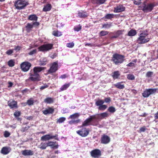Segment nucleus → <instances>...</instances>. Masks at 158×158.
<instances>
[{
	"mask_svg": "<svg viewBox=\"0 0 158 158\" xmlns=\"http://www.w3.org/2000/svg\"><path fill=\"white\" fill-rule=\"evenodd\" d=\"M136 42L139 44H144L149 42L150 39L148 34L147 31H144L139 34Z\"/></svg>",
	"mask_w": 158,
	"mask_h": 158,
	"instance_id": "1",
	"label": "nucleus"
},
{
	"mask_svg": "<svg viewBox=\"0 0 158 158\" xmlns=\"http://www.w3.org/2000/svg\"><path fill=\"white\" fill-rule=\"evenodd\" d=\"M124 58V56L115 53L113 55L112 60L115 64L118 65L123 63Z\"/></svg>",
	"mask_w": 158,
	"mask_h": 158,
	"instance_id": "2",
	"label": "nucleus"
},
{
	"mask_svg": "<svg viewBox=\"0 0 158 158\" xmlns=\"http://www.w3.org/2000/svg\"><path fill=\"white\" fill-rule=\"evenodd\" d=\"M156 5L154 3H147L145 1L143 4L142 10L145 13H148L151 12L153 9Z\"/></svg>",
	"mask_w": 158,
	"mask_h": 158,
	"instance_id": "3",
	"label": "nucleus"
},
{
	"mask_svg": "<svg viewBox=\"0 0 158 158\" xmlns=\"http://www.w3.org/2000/svg\"><path fill=\"white\" fill-rule=\"evenodd\" d=\"M28 4V2L25 0H18L15 3L16 8L19 10L23 9Z\"/></svg>",
	"mask_w": 158,
	"mask_h": 158,
	"instance_id": "4",
	"label": "nucleus"
},
{
	"mask_svg": "<svg viewBox=\"0 0 158 158\" xmlns=\"http://www.w3.org/2000/svg\"><path fill=\"white\" fill-rule=\"evenodd\" d=\"M53 44H43L38 48L39 51L42 52L48 51L52 49Z\"/></svg>",
	"mask_w": 158,
	"mask_h": 158,
	"instance_id": "5",
	"label": "nucleus"
},
{
	"mask_svg": "<svg viewBox=\"0 0 158 158\" xmlns=\"http://www.w3.org/2000/svg\"><path fill=\"white\" fill-rule=\"evenodd\" d=\"M157 90L156 89H146L142 93V95L144 98H148L150 95L155 94Z\"/></svg>",
	"mask_w": 158,
	"mask_h": 158,
	"instance_id": "6",
	"label": "nucleus"
},
{
	"mask_svg": "<svg viewBox=\"0 0 158 158\" xmlns=\"http://www.w3.org/2000/svg\"><path fill=\"white\" fill-rule=\"evenodd\" d=\"M97 115L90 116L83 122L82 126H88L89 125V124L91 122L94 120H97Z\"/></svg>",
	"mask_w": 158,
	"mask_h": 158,
	"instance_id": "7",
	"label": "nucleus"
},
{
	"mask_svg": "<svg viewBox=\"0 0 158 158\" xmlns=\"http://www.w3.org/2000/svg\"><path fill=\"white\" fill-rule=\"evenodd\" d=\"M89 130L85 128H82L76 131L77 134L82 137L86 136L89 134Z\"/></svg>",
	"mask_w": 158,
	"mask_h": 158,
	"instance_id": "8",
	"label": "nucleus"
},
{
	"mask_svg": "<svg viewBox=\"0 0 158 158\" xmlns=\"http://www.w3.org/2000/svg\"><path fill=\"white\" fill-rule=\"evenodd\" d=\"M31 66V64L27 61L23 62L20 64L21 68L22 71L24 72L28 71Z\"/></svg>",
	"mask_w": 158,
	"mask_h": 158,
	"instance_id": "9",
	"label": "nucleus"
},
{
	"mask_svg": "<svg viewBox=\"0 0 158 158\" xmlns=\"http://www.w3.org/2000/svg\"><path fill=\"white\" fill-rule=\"evenodd\" d=\"M30 77L29 79L33 81H40V76L38 73H35L31 71L29 73Z\"/></svg>",
	"mask_w": 158,
	"mask_h": 158,
	"instance_id": "10",
	"label": "nucleus"
},
{
	"mask_svg": "<svg viewBox=\"0 0 158 158\" xmlns=\"http://www.w3.org/2000/svg\"><path fill=\"white\" fill-rule=\"evenodd\" d=\"M58 64L57 62H55L52 63L50 69L48 70V73L50 74L55 72L58 70Z\"/></svg>",
	"mask_w": 158,
	"mask_h": 158,
	"instance_id": "11",
	"label": "nucleus"
},
{
	"mask_svg": "<svg viewBox=\"0 0 158 158\" xmlns=\"http://www.w3.org/2000/svg\"><path fill=\"white\" fill-rule=\"evenodd\" d=\"M91 156L95 158H98L101 155V151L98 149H96L90 152Z\"/></svg>",
	"mask_w": 158,
	"mask_h": 158,
	"instance_id": "12",
	"label": "nucleus"
},
{
	"mask_svg": "<svg viewBox=\"0 0 158 158\" xmlns=\"http://www.w3.org/2000/svg\"><path fill=\"white\" fill-rule=\"evenodd\" d=\"M110 141V138L107 135H103L101 138V143L102 144H106L109 143Z\"/></svg>",
	"mask_w": 158,
	"mask_h": 158,
	"instance_id": "13",
	"label": "nucleus"
},
{
	"mask_svg": "<svg viewBox=\"0 0 158 158\" xmlns=\"http://www.w3.org/2000/svg\"><path fill=\"white\" fill-rule=\"evenodd\" d=\"M125 8L122 5H120L114 8V12L115 13H119L125 10Z\"/></svg>",
	"mask_w": 158,
	"mask_h": 158,
	"instance_id": "14",
	"label": "nucleus"
},
{
	"mask_svg": "<svg viewBox=\"0 0 158 158\" xmlns=\"http://www.w3.org/2000/svg\"><path fill=\"white\" fill-rule=\"evenodd\" d=\"M55 136H52L48 134L41 137V140L42 141H46L55 138Z\"/></svg>",
	"mask_w": 158,
	"mask_h": 158,
	"instance_id": "15",
	"label": "nucleus"
},
{
	"mask_svg": "<svg viewBox=\"0 0 158 158\" xmlns=\"http://www.w3.org/2000/svg\"><path fill=\"white\" fill-rule=\"evenodd\" d=\"M54 111V109L52 107H48L45 110H43L42 112L44 115L48 114H52Z\"/></svg>",
	"mask_w": 158,
	"mask_h": 158,
	"instance_id": "16",
	"label": "nucleus"
},
{
	"mask_svg": "<svg viewBox=\"0 0 158 158\" xmlns=\"http://www.w3.org/2000/svg\"><path fill=\"white\" fill-rule=\"evenodd\" d=\"M98 118L97 119L100 118L101 119H103L106 117H107L108 116V114L107 112H105L100 114H96Z\"/></svg>",
	"mask_w": 158,
	"mask_h": 158,
	"instance_id": "17",
	"label": "nucleus"
},
{
	"mask_svg": "<svg viewBox=\"0 0 158 158\" xmlns=\"http://www.w3.org/2000/svg\"><path fill=\"white\" fill-rule=\"evenodd\" d=\"M106 0H91L92 3L94 4L99 6L104 4Z\"/></svg>",
	"mask_w": 158,
	"mask_h": 158,
	"instance_id": "18",
	"label": "nucleus"
},
{
	"mask_svg": "<svg viewBox=\"0 0 158 158\" xmlns=\"http://www.w3.org/2000/svg\"><path fill=\"white\" fill-rule=\"evenodd\" d=\"M77 15L80 18H85L88 16V14L86 12L81 10L78 12Z\"/></svg>",
	"mask_w": 158,
	"mask_h": 158,
	"instance_id": "19",
	"label": "nucleus"
},
{
	"mask_svg": "<svg viewBox=\"0 0 158 158\" xmlns=\"http://www.w3.org/2000/svg\"><path fill=\"white\" fill-rule=\"evenodd\" d=\"M56 142H54L52 141H48L47 143L48 147H51L52 148L56 149L58 148V145H56Z\"/></svg>",
	"mask_w": 158,
	"mask_h": 158,
	"instance_id": "20",
	"label": "nucleus"
},
{
	"mask_svg": "<svg viewBox=\"0 0 158 158\" xmlns=\"http://www.w3.org/2000/svg\"><path fill=\"white\" fill-rule=\"evenodd\" d=\"M22 154L25 156H31L34 154V152L31 150L26 149L22 152Z\"/></svg>",
	"mask_w": 158,
	"mask_h": 158,
	"instance_id": "21",
	"label": "nucleus"
},
{
	"mask_svg": "<svg viewBox=\"0 0 158 158\" xmlns=\"http://www.w3.org/2000/svg\"><path fill=\"white\" fill-rule=\"evenodd\" d=\"M120 75V74L119 71H114L113 73L112 76L114 80H115L116 79H118L119 78Z\"/></svg>",
	"mask_w": 158,
	"mask_h": 158,
	"instance_id": "22",
	"label": "nucleus"
},
{
	"mask_svg": "<svg viewBox=\"0 0 158 158\" xmlns=\"http://www.w3.org/2000/svg\"><path fill=\"white\" fill-rule=\"evenodd\" d=\"M38 18V17L35 14L30 15L28 17V20L34 21H37Z\"/></svg>",
	"mask_w": 158,
	"mask_h": 158,
	"instance_id": "23",
	"label": "nucleus"
},
{
	"mask_svg": "<svg viewBox=\"0 0 158 158\" xmlns=\"http://www.w3.org/2000/svg\"><path fill=\"white\" fill-rule=\"evenodd\" d=\"M44 68L43 67H35L33 70H31V71H33L35 73H38L41 71L43 70L44 69Z\"/></svg>",
	"mask_w": 158,
	"mask_h": 158,
	"instance_id": "24",
	"label": "nucleus"
},
{
	"mask_svg": "<svg viewBox=\"0 0 158 158\" xmlns=\"http://www.w3.org/2000/svg\"><path fill=\"white\" fill-rule=\"evenodd\" d=\"M52 8L51 5L50 4H47L44 6L43 11L44 12L49 11L51 10Z\"/></svg>",
	"mask_w": 158,
	"mask_h": 158,
	"instance_id": "25",
	"label": "nucleus"
},
{
	"mask_svg": "<svg viewBox=\"0 0 158 158\" xmlns=\"http://www.w3.org/2000/svg\"><path fill=\"white\" fill-rule=\"evenodd\" d=\"M71 83H65L62 85L60 88V91H63L67 89L70 86Z\"/></svg>",
	"mask_w": 158,
	"mask_h": 158,
	"instance_id": "26",
	"label": "nucleus"
},
{
	"mask_svg": "<svg viewBox=\"0 0 158 158\" xmlns=\"http://www.w3.org/2000/svg\"><path fill=\"white\" fill-rule=\"evenodd\" d=\"M9 152V148L6 147H3L1 151V153L4 155L7 154Z\"/></svg>",
	"mask_w": 158,
	"mask_h": 158,
	"instance_id": "27",
	"label": "nucleus"
},
{
	"mask_svg": "<svg viewBox=\"0 0 158 158\" xmlns=\"http://www.w3.org/2000/svg\"><path fill=\"white\" fill-rule=\"evenodd\" d=\"M137 34L136 31L134 29H131L128 33V35L129 36H135Z\"/></svg>",
	"mask_w": 158,
	"mask_h": 158,
	"instance_id": "28",
	"label": "nucleus"
},
{
	"mask_svg": "<svg viewBox=\"0 0 158 158\" xmlns=\"http://www.w3.org/2000/svg\"><path fill=\"white\" fill-rule=\"evenodd\" d=\"M16 101H12L10 102V108L17 109L18 108Z\"/></svg>",
	"mask_w": 158,
	"mask_h": 158,
	"instance_id": "29",
	"label": "nucleus"
},
{
	"mask_svg": "<svg viewBox=\"0 0 158 158\" xmlns=\"http://www.w3.org/2000/svg\"><path fill=\"white\" fill-rule=\"evenodd\" d=\"M114 15L113 14H106L104 18L108 19H111L114 18Z\"/></svg>",
	"mask_w": 158,
	"mask_h": 158,
	"instance_id": "30",
	"label": "nucleus"
},
{
	"mask_svg": "<svg viewBox=\"0 0 158 158\" xmlns=\"http://www.w3.org/2000/svg\"><path fill=\"white\" fill-rule=\"evenodd\" d=\"M114 85L115 87L119 89H123L125 87L124 85L121 84V82H118L115 84Z\"/></svg>",
	"mask_w": 158,
	"mask_h": 158,
	"instance_id": "31",
	"label": "nucleus"
},
{
	"mask_svg": "<svg viewBox=\"0 0 158 158\" xmlns=\"http://www.w3.org/2000/svg\"><path fill=\"white\" fill-rule=\"evenodd\" d=\"M53 98L50 97L47 98L44 100V102L48 104L52 103L53 102Z\"/></svg>",
	"mask_w": 158,
	"mask_h": 158,
	"instance_id": "32",
	"label": "nucleus"
},
{
	"mask_svg": "<svg viewBox=\"0 0 158 158\" xmlns=\"http://www.w3.org/2000/svg\"><path fill=\"white\" fill-rule=\"evenodd\" d=\"M47 147V143L42 142L39 146V147L42 149H45Z\"/></svg>",
	"mask_w": 158,
	"mask_h": 158,
	"instance_id": "33",
	"label": "nucleus"
},
{
	"mask_svg": "<svg viewBox=\"0 0 158 158\" xmlns=\"http://www.w3.org/2000/svg\"><path fill=\"white\" fill-rule=\"evenodd\" d=\"M33 27V25L32 24L28 23L26 27V28L27 32H30Z\"/></svg>",
	"mask_w": 158,
	"mask_h": 158,
	"instance_id": "34",
	"label": "nucleus"
},
{
	"mask_svg": "<svg viewBox=\"0 0 158 158\" xmlns=\"http://www.w3.org/2000/svg\"><path fill=\"white\" fill-rule=\"evenodd\" d=\"M34 102V100L33 98H31L28 99L27 102V104L29 106L33 105Z\"/></svg>",
	"mask_w": 158,
	"mask_h": 158,
	"instance_id": "35",
	"label": "nucleus"
},
{
	"mask_svg": "<svg viewBox=\"0 0 158 158\" xmlns=\"http://www.w3.org/2000/svg\"><path fill=\"white\" fill-rule=\"evenodd\" d=\"M112 26V23H107L104 24L102 25V28H104L106 29H108L110 28Z\"/></svg>",
	"mask_w": 158,
	"mask_h": 158,
	"instance_id": "36",
	"label": "nucleus"
},
{
	"mask_svg": "<svg viewBox=\"0 0 158 158\" xmlns=\"http://www.w3.org/2000/svg\"><path fill=\"white\" fill-rule=\"evenodd\" d=\"M108 111L111 113H113L116 111V109L114 107L111 106L108 108Z\"/></svg>",
	"mask_w": 158,
	"mask_h": 158,
	"instance_id": "37",
	"label": "nucleus"
},
{
	"mask_svg": "<svg viewBox=\"0 0 158 158\" xmlns=\"http://www.w3.org/2000/svg\"><path fill=\"white\" fill-rule=\"evenodd\" d=\"M104 103V102L103 100H98L96 102L95 105L99 107L103 105Z\"/></svg>",
	"mask_w": 158,
	"mask_h": 158,
	"instance_id": "38",
	"label": "nucleus"
},
{
	"mask_svg": "<svg viewBox=\"0 0 158 158\" xmlns=\"http://www.w3.org/2000/svg\"><path fill=\"white\" fill-rule=\"evenodd\" d=\"M52 34L56 36H59L61 35H62L61 32L58 31H53Z\"/></svg>",
	"mask_w": 158,
	"mask_h": 158,
	"instance_id": "39",
	"label": "nucleus"
},
{
	"mask_svg": "<svg viewBox=\"0 0 158 158\" xmlns=\"http://www.w3.org/2000/svg\"><path fill=\"white\" fill-rule=\"evenodd\" d=\"M79 115L80 114L78 113H76L71 115L69 118H70L73 119L78 117Z\"/></svg>",
	"mask_w": 158,
	"mask_h": 158,
	"instance_id": "40",
	"label": "nucleus"
},
{
	"mask_svg": "<svg viewBox=\"0 0 158 158\" xmlns=\"http://www.w3.org/2000/svg\"><path fill=\"white\" fill-rule=\"evenodd\" d=\"M66 119V118L64 117H61L57 119V122L60 123H63Z\"/></svg>",
	"mask_w": 158,
	"mask_h": 158,
	"instance_id": "41",
	"label": "nucleus"
},
{
	"mask_svg": "<svg viewBox=\"0 0 158 158\" xmlns=\"http://www.w3.org/2000/svg\"><path fill=\"white\" fill-rule=\"evenodd\" d=\"M127 77L129 80H133L135 79V77L133 74H128L127 75Z\"/></svg>",
	"mask_w": 158,
	"mask_h": 158,
	"instance_id": "42",
	"label": "nucleus"
},
{
	"mask_svg": "<svg viewBox=\"0 0 158 158\" xmlns=\"http://www.w3.org/2000/svg\"><path fill=\"white\" fill-rule=\"evenodd\" d=\"M107 106L106 105L103 104L102 105L98 107V109L99 110L103 111L106 110V108H107Z\"/></svg>",
	"mask_w": 158,
	"mask_h": 158,
	"instance_id": "43",
	"label": "nucleus"
},
{
	"mask_svg": "<svg viewBox=\"0 0 158 158\" xmlns=\"http://www.w3.org/2000/svg\"><path fill=\"white\" fill-rule=\"evenodd\" d=\"M43 61L41 60H40L39 63V65H44L46 64L47 63V59L44 58L43 60Z\"/></svg>",
	"mask_w": 158,
	"mask_h": 158,
	"instance_id": "44",
	"label": "nucleus"
},
{
	"mask_svg": "<svg viewBox=\"0 0 158 158\" xmlns=\"http://www.w3.org/2000/svg\"><path fill=\"white\" fill-rule=\"evenodd\" d=\"M81 29V26L80 25H79L78 26H76L74 27V30L77 31H80Z\"/></svg>",
	"mask_w": 158,
	"mask_h": 158,
	"instance_id": "45",
	"label": "nucleus"
},
{
	"mask_svg": "<svg viewBox=\"0 0 158 158\" xmlns=\"http://www.w3.org/2000/svg\"><path fill=\"white\" fill-rule=\"evenodd\" d=\"M109 32L106 31H100V35L102 36H104L107 35L108 34Z\"/></svg>",
	"mask_w": 158,
	"mask_h": 158,
	"instance_id": "46",
	"label": "nucleus"
},
{
	"mask_svg": "<svg viewBox=\"0 0 158 158\" xmlns=\"http://www.w3.org/2000/svg\"><path fill=\"white\" fill-rule=\"evenodd\" d=\"M80 121V120L79 119H78L76 120H72L70 121L69 122V123L71 124H76V123H79Z\"/></svg>",
	"mask_w": 158,
	"mask_h": 158,
	"instance_id": "47",
	"label": "nucleus"
},
{
	"mask_svg": "<svg viewBox=\"0 0 158 158\" xmlns=\"http://www.w3.org/2000/svg\"><path fill=\"white\" fill-rule=\"evenodd\" d=\"M74 45V43L73 42L70 43H67L66 44V46L68 48H72Z\"/></svg>",
	"mask_w": 158,
	"mask_h": 158,
	"instance_id": "48",
	"label": "nucleus"
},
{
	"mask_svg": "<svg viewBox=\"0 0 158 158\" xmlns=\"http://www.w3.org/2000/svg\"><path fill=\"white\" fill-rule=\"evenodd\" d=\"M21 114L20 112L19 111L15 112L14 114V116L16 118H18Z\"/></svg>",
	"mask_w": 158,
	"mask_h": 158,
	"instance_id": "49",
	"label": "nucleus"
},
{
	"mask_svg": "<svg viewBox=\"0 0 158 158\" xmlns=\"http://www.w3.org/2000/svg\"><path fill=\"white\" fill-rule=\"evenodd\" d=\"M69 112V109L68 108H65L62 110V112L63 114L67 113Z\"/></svg>",
	"mask_w": 158,
	"mask_h": 158,
	"instance_id": "50",
	"label": "nucleus"
},
{
	"mask_svg": "<svg viewBox=\"0 0 158 158\" xmlns=\"http://www.w3.org/2000/svg\"><path fill=\"white\" fill-rule=\"evenodd\" d=\"M153 74V72H148L146 74V77H149L151 76Z\"/></svg>",
	"mask_w": 158,
	"mask_h": 158,
	"instance_id": "51",
	"label": "nucleus"
},
{
	"mask_svg": "<svg viewBox=\"0 0 158 158\" xmlns=\"http://www.w3.org/2000/svg\"><path fill=\"white\" fill-rule=\"evenodd\" d=\"M146 130V127L145 126L141 127L140 128L139 131V132L140 133L142 132H144Z\"/></svg>",
	"mask_w": 158,
	"mask_h": 158,
	"instance_id": "52",
	"label": "nucleus"
},
{
	"mask_svg": "<svg viewBox=\"0 0 158 158\" xmlns=\"http://www.w3.org/2000/svg\"><path fill=\"white\" fill-rule=\"evenodd\" d=\"M15 60H10V67H13L15 65Z\"/></svg>",
	"mask_w": 158,
	"mask_h": 158,
	"instance_id": "53",
	"label": "nucleus"
},
{
	"mask_svg": "<svg viewBox=\"0 0 158 158\" xmlns=\"http://www.w3.org/2000/svg\"><path fill=\"white\" fill-rule=\"evenodd\" d=\"M4 136L5 137H7L9 136L10 135V133L7 131H6L4 132Z\"/></svg>",
	"mask_w": 158,
	"mask_h": 158,
	"instance_id": "54",
	"label": "nucleus"
},
{
	"mask_svg": "<svg viewBox=\"0 0 158 158\" xmlns=\"http://www.w3.org/2000/svg\"><path fill=\"white\" fill-rule=\"evenodd\" d=\"M122 33V31L121 30L118 31L115 33V34L118 37Z\"/></svg>",
	"mask_w": 158,
	"mask_h": 158,
	"instance_id": "55",
	"label": "nucleus"
},
{
	"mask_svg": "<svg viewBox=\"0 0 158 158\" xmlns=\"http://www.w3.org/2000/svg\"><path fill=\"white\" fill-rule=\"evenodd\" d=\"M48 86L47 85H45L43 86H41L40 88V89L41 90H43L46 88L48 87Z\"/></svg>",
	"mask_w": 158,
	"mask_h": 158,
	"instance_id": "56",
	"label": "nucleus"
},
{
	"mask_svg": "<svg viewBox=\"0 0 158 158\" xmlns=\"http://www.w3.org/2000/svg\"><path fill=\"white\" fill-rule=\"evenodd\" d=\"M36 52V50L35 49H34L32 51L30 52L29 53V54L30 55H32L35 53Z\"/></svg>",
	"mask_w": 158,
	"mask_h": 158,
	"instance_id": "57",
	"label": "nucleus"
},
{
	"mask_svg": "<svg viewBox=\"0 0 158 158\" xmlns=\"http://www.w3.org/2000/svg\"><path fill=\"white\" fill-rule=\"evenodd\" d=\"M110 101L111 99L110 97L106 98L105 99V102L106 103L110 102Z\"/></svg>",
	"mask_w": 158,
	"mask_h": 158,
	"instance_id": "58",
	"label": "nucleus"
},
{
	"mask_svg": "<svg viewBox=\"0 0 158 158\" xmlns=\"http://www.w3.org/2000/svg\"><path fill=\"white\" fill-rule=\"evenodd\" d=\"M32 24L33 25V27L34 26H38L40 24L39 22H37V21H35V22L32 23Z\"/></svg>",
	"mask_w": 158,
	"mask_h": 158,
	"instance_id": "59",
	"label": "nucleus"
},
{
	"mask_svg": "<svg viewBox=\"0 0 158 158\" xmlns=\"http://www.w3.org/2000/svg\"><path fill=\"white\" fill-rule=\"evenodd\" d=\"M134 63L132 62H130L128 64H127V66H129V67H132V66H134Z\"/></svg>",
	"mask_w": 158,
	"mask_h": 158,
	"instance_id": "60",
	"label": "nucleus"
},
{
	"mask_svg": "<svg viewBox=\"0 0 158 158\" xmlns=\"http://www.w3.org/2000/svg\"><path fill=\"white\" fill-rule=\"evenodd\" d=\"M67 77L66 75V74H64L63 75H61L59 77L60 78H61L62 79H64L66 78Z\"/></svg>",
	"mask_w": 158,
	"mask_h": 158,
	"instance_id": "61",
	"label": "nucleus"
},
{
	"mask_svg": "<svg viewBox=\"0 0 158 158\" xmlns=\"http://www.w3.org/2000/svg\"><path fill=\"white\" fill-rule=\"evenodd\" d=\"M33 117L32 116H27L25 117V118L29 120H32L33 118Z\"/></svg>",
	"mask_w": 158,
	"mask_h": 158,
	"instance_id": "62",
	"label": "nucleus"
},
{
	"mask_svg": "<svg viewBox=\"0 0 158 158\" xmlns=\"http://www.w3.org/2000/svg\"><path fill=\"white\" fill-rule=\"evenodd\" d=\"M30 90L29 89H25L23 90H22V93H24L25 92H30Z\"/></svg>",
	"mask_w": 158,
	"mask_h": 158,
	"instance_id": "63",
	"label": "nucleus"
},
{
	"mask_svg": "<svg viewBox=\"0 0 158 158\" xmlns=\"http://www.w3.org/2000/svg\"><path fill=\"white\" fill-rule=\"evenodd\" d=\"M154 117L156 119H158V111L155 114Z\"/></svg>",
	"mask_w": 158,
	"mask_h": 158,
	"instance_id": "64",
	"label": "nucleus"
}]
</instances>
